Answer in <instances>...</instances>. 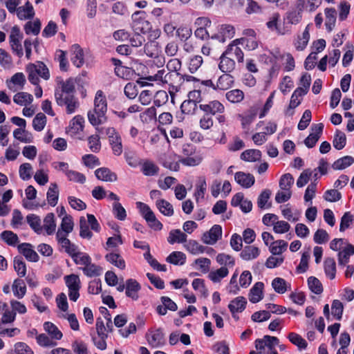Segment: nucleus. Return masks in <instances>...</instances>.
I'll return each instance as SVG.
<instances>
[{
    "mask_svg": "<svg viewBox=\"0 0 354 354\" xmlns=\"http://www.w3.org/2000/svg\"><path fill=\"white\" fill-rule=\"evenodd\" d=\"M0 239L6 244L11 246H15L19 241L18 236L10 230L2 232L0 234Z\"/></svg>",
    "mask_w": 354,
    "mask_h": 354,
    "instance_id": "obj_35",
    "label": "nucleus"
},
{
    "mask_svg": "<svg viewBox=\"0 0 354 354\" xmlns=\"http://www.w3.org/2000/svg\"><path fill=\"white\" fill-rule=\"evenodd\" d=\"M60 84L62 88L61 90L59 89V91L62 94L66 93L67 95H71L75 93V81H73V77H69L65 82L63 80L60 81Z\"/></svg>",
    "mask_w": 354,
    "mask_h": 354,
    "instance_id": "obj_34",
    "label": "nucleus"
},
{
    "mask_svg": "<svg viewBox=\"0 0 354 354\" xmlns=\"http://www.w3.org/2000/svg\"><path fill=\"white\" fill-rule=\"evenodd\" d=\"M308 285L309 289L316 295H320L324 290L322 283L315 277H310L308 279Z\"/></svg>",
    "mask_w": 354,
    "mask_h": 354,
    "instance_id": "obj_43",
    "label": "nucleus"
},
{
    "mask_svg": "<svg viewBox=\"0 0 354 354\" xmlns=\"http://www.w3.org/2000/svg\"><path fill=\"white\" fill-rule=\"evenodd\" d=\"M216 261L221 266H228L233 267L235 264L234 259L230 254L220 253L216 257Z\"/></svg>",
    "mask_w": 354,
    "mask_h": 354,
    "instance_id": "obj_60",
    "label": "nucleus"
},
{
    "mask_svg": "<svg viewBox=\"0 0 354 354\" xmlns=\"http://www.w3.org/2000/svg\"><path fill=\"white\" fill-rule=\"evenodd\" d=\"M147 14L145 11H136L131 16V27L136 33H147L152 28L151 23L146 20Z\"/></svg>",
    "mask_w": 354,
    "mask_h": 354,
    "instance_id": "obj_3",
    "label": "nucleus"
},
{
    "mask_svg": "<svg viewBox=\"0 0 354 354\" xmlns=\"http://www.w3.org/2000/svg\"><path fill=\"white\" fill-rule=\"evenodd\" d=\"M84 123V118L82 115H77L71 121L70 127L73 130V133H76L83 130Z\"/></svg>",
    "mask_w": 354,
    "mask_h": 354,
    "instance_id": "obj_55",
    "label": "nucleus"
},
{
    "mask_svg": "<svg viewBox=\"0 0 354 354\" xmlns=\"http://www.w3.org/2000/svg\"><path fill=\"white\" fill-rule=\"evenodd\" d=\"M46 124V116L43 113H37L32 120V127L35 131H41Z\"/></svg>",
    "mask_w": 354,
    "mask_h": 354,
    "instance_id": "obj_47",
    "label": "nucleus"
},
{
    "mask_svg": "<svg viewBox=\"0 0 354 354\" xmlns=\"http://www.w3.org/2000/svg\"><path fill=\"white\" fill-rule=\"evenodd\" d=\"M192 35V29L184 26H179L176 31V37L181 41H186Z\"/></svg>",
    "mask_w": 354,
    "mask_h": 354,
    "instance_id": "obj_51",
    "label": "nucleus"
},
{
    "mask_svg": "<svg viewBox=\"0 0 354 354\" xmlns=\"http://www.w3.org/2000/svg\"><path fill=\"white\" fill-rule=\"evenodd\" d=\"M166 261L174 265H183L186 261V255L182 252L174 251L166 258Z\"/></svg>",
    "mask_w": 354,
    "mask_h": 354,
    "instance_id": "obj_31",
    "label": "nucleus"
},
{
    "mask_svg": "<svg viewBox=\"0 0 354 354\" xmlns=\"http://www.w3.org/2000/svg\"><path fill=\"white\" fill-rule=\"evenodd\" d=\"M20 34V28L15 26L12 28L9 36L11 48L13 53H15L19 57H21L22 55V46L19 41Z\"/></svg>",
    "mask_w": 354,
    "mask_h": 354,
    "instance_id": "obj_7",
    "label": "nucleus"
},
{
    "mask_svg": "<svg viewBox=\"0 0 354 354\" xmlns=\"http://www.w3.org/2000/svg\"><path fill=\"white\" fill-rule=\"evenodd\" d=\"M107 102L102 91H97L94 100V110L88 112V119L93 126L104 124L107 120Z\"/></svg>",
    "mask_w": 354,
    "mask_h": 354,
    "instance_id": "obj_2",
    "label": "nucleus"
},
{
    "mask_svg": "<svg viewBox=\"0 0 354 354\" xmlns=\"http://www.w3.org/2000/svg\"><path fill=\"white\" fill-rule=\"evenodd\" d=\"M55 97L57 105L60 106L66 105L68 114L73 113L80 105L77 99L74 95H66L65 97H63L62 93L59 92L58 88H56L55 91Z\"/></svg>",
    "mask_w": 354,
    "mask_h": 354,
    "instance_id": "obj_4",
    "label": "nucleus"
},
{
    "mask_svg": "<svg viewBox=\"0 0 354 354\" xmlns=\"http://www.w3.org/2000/svg\"><path fill=\"white\" fill-rule=\"evenodd\" d=\"M260 250L257 247L253 245L245 246L240 254V257L245 261L256 259L259 257Z\"/></svg>",
    "mask_w": 354,
    "mask_h": 354,
    "instance_id": "obj_20",
    "label": "nucleus"
},
{
    "mask_svg": "<svg viewBox=\"0 0 354 354\" xmlns=\"http://www.w3.org/2000/svg\"><path fill=\"white\" fill-rule=\"evenodd\" d=\"M65 174L69 180L80 183L81 184L84 183L86 181L85 176L78 171L67 169L65 172Z\"/></svg>",
    "mask_w": 354,
    "mask_h": 354,
    "instance_id": "obj_57",
    "label": "nucleus"
},
{
    "mask_svg": "<svg viewBox=\"0 0 354 354\" xmlns=\"http://www.w3.org/2000/svg\"><path fill=\"white\" fill-rule=\"evenodd\" d=\"M326 21L325 23L326 29L330 32L335 24L337 12L334 8H327L325 9Z\"/></svg>",
    "mask_w": 354,
    "mask_h": 354,
    "instance_id": "obj_26",
    "label": "nucleus"
},
{
    "mask_svg": "<svg viewBox=\"0 0 354 354\" xmlns=\"http://www.w3.org/2000/svg\"><path fill=\"white\" fill-rule=\"evenodd\" d=\"M8 88L12 92H18L22 88V73H15L10 80L6 81Z\"/></svg>",
    "mask_w": 354,
    "mask_h": 354,
    "instance_id": "obj_16",
    "label": "nucleus"
},
{
    "mask_svg": "<svg viewBox=\"0 0 354 354\" xmlns=\"http://www.w3.org/2000/svg\"><path fill=\"white\" fill-rule=\"evenodd\" d=\"M354 254V246L348 243L346 247L342 250L339 252L338 263L340 266H345L349 260L351 256Z\"/></svg>",
    "mask_w": 354,
    "mask_h": 354,
    "instance_id": "obj_19",
    "label": "nucleus"
},
{
    "mask_svg": "<svg viewBox=\"0 0 354 354\" xmlns=\"http://www.w3.org/2000/svg\"><path fill=\"white\" fill-rule=\"evenodd\" d=\"M346 144V134L340 130L337 129L333 140V147L337 150H341L345 147Z\"/></svg>",
    "mask_w": 354,
    "mask_h": 354,
    "instance_id": "obj_37",
    "label": "nucleus"
},
{
    "mask_svg": "<svg viewBox=\"0 0 354 354\" xmlns=\"http://www.w3.org/2000/svg\"><path fill=\"white\" fill-rule=\"evenodd\" d=\"M73 218L71 216L66 215L62 221V223L60 225V230H62V232H64L66 233V235L69 234L71 232H72L73 229Z\"/></svg>",
    "mask_w": 354,
    "mask_h": 354,
    "instance_id": "obj_59",
    "label": "nucleus"
},
{
    "mask_svg": "<svg viewBox=\"0 0 354 354\" xmlns=\"http://www.w3.org/2000/svg\"><path fill=\"white\" fill-rule=\"evenodd\" d=\"M198 108V104L195 103L194 100H186L180 106V111L182 114H194Z\"/></svg>",
    "mask_w": 354,
    "mask_h": 354,
    "instance_id": "obj_42",
    "label": "nucleus"
},
{
    "mask_svg": "<svg viewBox=\"0 0 354 354\" xmlns=\"http://www.w3.org/2000/svg\"><path fill=\"white\" fill-rule=\"evenodd\" d=\"M27 223L30 227L37 234H40L42 231L41 226V219L39 216L35 214H30L26 216Z\"/></svg>",
    "mask_w": 354,
    "mask_h": 354,
    "instance_id": "obj_40",
    "label": "nucleus"
},
{
    "mask_svg": "<svg viewBox=\"0 0 354 354\" xmlns=\"http://www.w3.org/2000/svg\"><path fill=\"white\" fill-rule=\"evenodd\" d=\"M294 183V178L292 174L287 173L282 175L279 180V187L284 191H290V188Z\"/></svg>",
    "mask_w": 354,
    "mask_h": 354,
    "instance_id": "obj_49",
    "label": "nucleus"
},
{
    "mask_svg": "<svg viewBox=\"0 0 354 354\" xmlns=\"http://www.w3.org/2000/svg\"><path fill=\"white\" fill-rule=\"evenodd\" d=\"M26 73H28V80L33 85L35 88V95L36 97L39 98L42 96L43 91L39 85V77H41L45 80L50 78V72L46 65L41 61H37L35 64H28L26 67Z\"/></svg>",
    "mask_w": 354,
    "mask_h": 354,
    "instance_id": "obj_1",
    "label": "nucleus"
},
{
    "mask_svg": "<svg viewBox=\"0 0 354 354\" xmlns=\"http://www.w3.org/2000/svg\"><path fill=\"white\" fill-rule=\"evenodd\" d=\"M105 259L121 270L125 268V261L121 258L119 254L113 252L109 253L105 255Z\"/></svg>",
    "mask_w": 354,
    "mask_h": 354,
    "instance_id": "obj_36",
    "label": "nucleus"
},
{
    "mask_svg": "<svg viewBox=\"0 0 354 354\" xmlns=\"http://www.w3.org/2000/svg\"><path fill=\"white\" fill-rule=\"evenodd\" d=\"M219 59L218 68L223 73H231L235 68L236 64L234 59L225 57L224 55H221Z\"/></svg>",
    "mask_w": 354,
    "mask_h": 354,
    "instance_id": "obj_18",
    "label": "nucleus"
},
{
    "mask_svg": "<svg viewBox=\"0 0 354 354\" xmlns=\"http://www.w3.org/2000/svg\"><path fill=\"white\" fill-rule=\"evenodd\" d=\"M311 118H312L311 111L309 109H306L304 112L303 115L298 124V126H297L298 129L301 130V131L306 129L311 121Z\"/></svg>",
    "mask_w": 354,
    "mask_h": 354,
    "instance_id": "obj_62",
    "label": "nucleus"
},
{
    "mask_svg": "<svg viewBox=\"0 0 354 354\" xmlns=\"http://www.w3.org/2000/svg\"><path fill=\"white\" fill-rule=\"evenodd\" d=\"M24 257L31 262H37L39 259L37 253L32 248V245L27 243H24Z\"/></svg>",
    "mask_w": 354,
    "mask_h": 354,
    "instance_id": "obj_38",
    "label": "nucleus"
},
{
    "mask_svg": "<svg viewBox=\"0 0 354 354\" xmlns=\"http://www.w3.org/2000/svg\"><path fill=\"white\" fill-rule=\"evenodd\" d=\"M80 236L83 239H91L93 236V233L89 230L87 222L84 216L80 217Z\"/></svg>",
    "mask_w": 354,
    "mask_h": 354,
    "instance_id": "obj_48",
    "label": "nucleus"
},
{
    "mask_svg": "<svg viewBox=\"0 0 354 354\" xmlns=\"http://www.w3.org/2000/svg\"><path fill=\"white\" fill-rule=\"evenodd\" d=\"M261 152L259 149H247L241 154V159L246 162L260 160Z\"/></svg>",
    "mask_w": 354,
    "mask_h": 354,
    "instance_id": "obj_24",
    "label": "nucleus"
},
{
    "mask_svg": "<svg viewBox=\"0 0 354 354\" xmlns=\"http://www.w3.org/2000/svg\"><path fill=\"white\" fill-rule=\"evenodd\" d=\"M258 109L256 107H251L248 111V114L243 116L239 115V118L241 119V125L243 129L250 124L257 114Z\"/></svg>",
    "mask_w": 354,
    "mask_h": 354,
    "instance_id": "obj_44",
    "label": "nucleus"
},
{
    "mask_svg": "<svg viewBox=\"0 0 354 354\" xmlns=\"http://www.w3.org/2000/svg\"><path fill=\"white\" fill-rule=\"evenodd\" d=\"M187 249L193 254H198L205 252L206 246L200 245L195 240H189L187 245Z\"/></svg>",
    "mask_w": 354,
    "mask_h": 354,
    "instance_id": "obj_52",
    "label": "nucleus"
},
{
    "mask_svg": "<svg viewBox=\"0 0 354 354\" xmlns=\"http://www.w3.org/2000/svg\"><path fill=\"white\" fill-rule=\"evenodd\" d=\"M145 338L151 348H158L165 344V333L161 328L156 330L149 329Z\"/></svg>",
    "mask_w": 354,
    "mask_h": 354,
    "instance_id": "obj_5",
    "label": "nucleus"
},
{
    "mask_svg": "<svg viewBox=\"0 0 354 354\" xmlns=\"http://www.w3.org/2000/svg\"><path fill=\"white\" fill-rule=\"evenodd\" d=\"M235 181L244 188L251 187L255 183L254 176L249 173L237 171L234 174Z\"/></svg>",
    "mask_w": 354,
    "mask_h": 354,
    "instance_id": "obj_8",
    "label": "nucleus"
},
{
    "mask_svg": "<svg viewBox=\"0 0 354 354\" xmlns=\"http://www.w3.org/2000/svg\"><path fill=\"white\" fill-rule=\"evenodd\" d=\"M324 272L330 279H333L336 274V263L333 258H326L324 262Z\"/></svg>",
    "mask_w": 354,
    "mask_h": 354,
    "instance_id": "obj_33",
    "label": "nucleus"
},
{
    "mask_svg": "<svg viewBox=\"0 0 354 354\" xmlns=\"http://www.w3.org/2000/svg\"><path fill=\"white\" fill-rule=\"evenodd\" d=\"M44 328L46 332L50 336L51 339L59 340L62 338V333L53 323L46 322L44 324Z\"/></svg>",
    "mask_w": 354,
    "mask_h": 354,
    "instance_id": "obj_22",
    "label": "nucleus"
},
{
    "mask_svg": "<svg viewBox=\"0 0 354 354\" xmlns=\"http://www.w3.org/2000/svg\"><path fill=\"white\" fill-rule=\"evenodd\" d=\"M187 235L180 230H172L170 231L167 241L170 244L174 243H185L187 241Z\"/></svg>",
    "mask_w": 354,
    "mask_h": 354,
    "instance_id": "obj_30",
    "label": "nucleus"
},
{
    "mask_svg": "<svg viewBox=\"0 0 354 354\" xmlns=\"http://www.w3.org/2000/svg\"><path fill=\"white\" fill-rule=\"evenodd\" d=\"M354 162V158L350 156H346L335 160L332 165L335 170H342Z\"/></svg>",
    "mask_w": 354,
    "mask_h": 354,
    "instance_id": "obj_28",
    "label": "nucleus"
},
{
    "mask_svg": "<svg viewBox=\"0 0 354 354\" xmlns=\"http://www.w3.org/2000/svg\"><path fill=\"white\" fill-rule=\"evenodd\" d=\"M156 205L159 211L165 216H171L174 214L172 205L165 199H159L156 201Z\"/></svg>",
    "mask_w": 354,
    "mask_h": 354,
    "instance_id": "obj_25",
    "label": "nucleus"
},
{
    "mask_svg": "<svg viewBox=\"0 0 354 354\" xmlns=\"http://www.w3.org/2000/svg\"><path fill=\"white\" fill-rule=\"evenodd\" d=\"M264 284L263 282H257L253 287L250 289L249 293V300L252 304H256L260 301L263 297V290Z\"/></svg>",
    "mask_w": 354,
    "mask_h": 354,
    "instance_id": "obj_11",
    "label": "nucleus"
},
{
    "mask_svg": "<svg viewBox=\"0 0 354 354\" xmlns=\"http://www.w3.org/2000/svg\"><path fill=\"white\" fill-rule=\"evenodd\" d=\"M302 18V14L299 11L296 10H291L286 13L283 17L284 24H299Z\"/></svg>",
    "mask_w": 354,
    "mask_h": 354,
    "instance_id": "obj_29",
    "label": "nucleus"
},
{
    "mask_svg": "<svg viewBox=\"0 0 354 354\" xmlns=\"http://www.w3.org/2000/svg\"><path fill=\"white\" fill-rule=\"evenodd\" d=\"M113 212L115 215V217L120 221H124L127 217L125 209L118 202L114 203L113 204Z\"/></svg>",
    "mask_w": 354,
    "mask_h": 354,
    "instance_id": "obj_61",
    "label": "nucleus"
},
{
    "mask_svg": "<svg viewBox=\"0 0 354 354\" xmlns=\"http://www.w3.org/2000/svg\"><path fill=\"white\" fill-rule=\"evenodd\" d=\"M141 289L140 283L133 279H129L126 281V291L125 295L127 297L132 299L134 301L138 299V292Z\"/></svg>",
    "mask_w": 354,
    "mask_h": 354,
    "instance_id": "obj_9",
    "label": "nucleus"
},
{
    "mask_svg": "<svg viewBox=\"0 0 354 354\" xmlns=\"http://www.w3.org/2000/svg\"><path fill=\"white\" fill-rule=\"evenodd\" d=\"M247 300L244 297L239 296L234 299L228 305V308L232 315L235 313H241L245 309Z\"/></svg>",
    "mask_w": 354,
    "mask_h": 354,
    "instance_id": "obj_13",
    "label": "nucleus"
},
{
    "mask_svg": "<svg viewBox=\"0 0 354 354\" xmlns=\"http://www.w3.org/2000/svg\"><path fill=\"white\" fill-rule=\"evenodd\" d=\"M73 50L71 62L77 68H80L84 64V52L79 44L72 46Z\"/></svg>",
    "mask_w": 354,
    "mask_h": 354,
    "instance_id": "obj_17",
    "label": "nucleus"
},
{
    "mask_svg": "<svg viewBox=\"0 0 354 354\" xmlns=\"http://www.w3.org/2000/svg\"><path fill=\"white\" fill-rule=\"evenodd\" d=\"M199 109L204 111L207 115H215L216 113H223L224 111V106L218 100H213L209 104H200Z\"/></svg>",
    "mask_w": 354,
    "mask_h": 354,
    "instance_id": "obj_10",
    "label": "nucleus"
},
{
    "mask_svg": "<svg viewBox=\"0 0 354 354\" xmlns=\"http://www.w3.org/2000/svg\"><path fill=\"white\" fill-rule=\"evenodd\" d=\"M41 28V22L36 18L33 21H27L24 26V30L26 35L37 36L39 34Z\"/></svg>",
    "mask_w": 354,
    "mask_h": 354,
    "instance_id": "obj_14",
    "label": "nucleus"
},
{
    "mask_svg": "<svg viewBox=\"0 0 354 354\" xmlns=\"http://www.w3.org/2000/svg\"><path fill=\"white\" fill-rule=\"evenodd\" d=\"M82 270L85 275L92 277L94 276H100L102 268L99 266L91 263V264L88 265L86 267L83 268Z\"/></svg>",
    "mask_w": 354,
    "mask_h": 354,
    "instance_id": "obj_53",
    "label": "nucleus"
},
{
    "mask_svg": "<svg viewBox=\"0 0 354 354\" xmlns=\"http://www.w3.org/2000/svg\"><path fill=\"white\" fill-rule=\"evenodd\" d=\"M64 280L68 290H80L81 281L78 275L71 274L64 277Z\"/></svg>",
    "mask_w": 354,
    "mask_h": 354,
    "instance_id": "obj_27",
    "label": "nucleus"
},
{
    "mask_svg": "<svg viewBox=\"0 0 354 354\" xmlns=\"http://www.w3.org/2000/svg\"><path fill=\"white\" fill-rule=\"evenodd\" d=\"M95 175L98 180L106 182H115L118 177L115 173L112 172L107 167H100L95 171Z\"/></svg>",
    "mask_w": 354,
    "mask_h": 354,
    "instance_id": "obj_12",
    "label": "nucleus"
},
{
    "mask_svg": "<svg viewBox=\"0 0 354 354\" xmlns=\"http://www.w3.org/2000/svg\"><path fill=\"white\" fill-rule=\"evenodd\" d=\"M329 239V235L328 232L323 229H318L313 237L314 241L317 244H323L327 242Z\"/></svg>",
    "mask_w": 354,
    "mask_h": 354,
    "instance_id": "obj_64",
    "label": "nucleus"
},
{
    "mask_svg": "<svg viewBox=\"0 0 354 354\" xmlns=\"http://www.w3.org/2000/svg\"><path fill=\"white\" fill-rule=\"evenodd\" d=\"M272 286L274 291L279 294H283L287 290L286 280L280 277H277L272 280Z\"/></svg>",
    "mask_w": 354,
    "mask_h": 354,
    "instance_id": "obj_54",
    "label": "nucleus"
},
{
    "mask_svg": "<svg viewBox=\"0 0 354 354\" xmlns=\"http://www.w3.org/2000/svg\"><path fill=\"white\" fill-rule=\"evenodd\" d=\"M225 73L218 77L216 85V90H227L233 86L234 83V77L228 73Z\"/></svg>",
    "mask_w": 354,
    "mask_h": 354,
    "instance_id": "obj_15",
    "label": "nucleus"
},
{
    "mask_svg": "<svg viewBox=\"0 0 354 354\" xmlns=\"http://www.w3.org/2000/svg\"><path fill=\"white\" fill-rule=\"evenodd\" d=\"M37 344L42 347L52 348L55 346L57 343L53 341V339L49 337L47 335L42 333L36 337Z\"/></svg>",
    "mask_w": 354,
    "mask_h": 354,
    "instance_id": "obj_45",
    "label": "nucleus"
},
{
    "mask_svg": "<svg viewBox=\"0 0 354 354\" xmlns=\"http://www.w3.org/2000/svg\"><path fill=\"white\" fill-rule=\"evenodd\" d=\"M158 46L156 41H148L144 46V52L149 57H154L158 55Z\"/></svg>",
    "mask_w": 354,
    "mask_h": 354,
    "instance_id": "obj_58",
    "label": "nucleus"
},
{
    "mask_svg": "<svg viewBox=\"0 0 354 354\" xmlns=\"http://www.w3.org/2000/svg\"><path fill=\"white\" fill-rule=\"evenodd\" d=\"M46 196L49 205L52 207H55L57 204L59 198L58 186L55 183L50 184Z\"/></svg>",
    "mask_w": 354,
    "mask_h": 354,
    "instance_id": "obj_21",
    "label": "nucleus"
},
{
    "mask_svg": "<svg viewBox=\"0 0 354 354\" xmlns=\"http://www.w3.org/2000/svg\"><path fill=\"white\" fill-rule=\"evenodd\" d=\"M228 273V269L225 266H223L216 271H211L209 273L208 277L214 283H217L220 281L221 279L227 276Z\"/></svg>",
    "mask_w": 354,
    "mask_h": 354,
    "instance_id": "obj_39",
    "label": "nucleus"
},
{
    "mask_svg": "<svg viewBox=\"0 0 354 354\" xmlns=\"http://www.w3.org/2000/svg\"><path fill=\"white\" fill-rule=\"evenodd\" d=\"M141 165V171L145 176H153L158 174L159 167L153 162L147 160Z\"/></svg>",
    "mask_w": 354,
    "mask_h": 354,
    "instance_id": "obj_23",
    "label": "nucleus"
},
{
    "mask_svg": "<svg viewBox=\"0 0 354 354\" xmlns=\"http://www.w3.org/2000/svg\"><path fill=\"white\" fill-rule=\"evenodd\" d=\"M331 308L333 315L336 318V319L340 320L344 310L343 304L339 300L335 299L333 301Z\"/></svg>",
    "mask_w": 354,
    "mask_h": 354,
    "instance_id": "obj_56",
    "label": "nucleus"
},
{
    "mask_svg": "<svg viewBox=\"0 0 354 354\" xmlns=\"http://www.w3.org/2000/svg\"><path fill=\"white\" fill-rule=\"evenodd\" d=\"M222 227L219 225H214L212 228L203 233L201 240L204 243L214 245L221 238Z\"/></svg>",
    "mask_w": 354,
    "mask_h": 354,
    "instance_id": "obj_6",
    "label": "nucleus"
},
{
    "mask_svg": "<svg viewBox=\"0 0 354 354\" xmlns=\"http://www.w3.org/2000/svg\"><path fill=\"white\" fill-rule=\"evenodd\" d=\"M89 149L93 152L97 153L101 149L100 136L97 134L92 135L88 138Z\"/></svg>",
    "mask_w": 354,
    "mask_h": 354,
    "instance_id": "obj_63",
    "label": "nucleus"
},
{
    "mask_svg": "<svg viewBox=\"0 0 354 354\" xmlns=\"http://www.w3.org/2000/svg\"><path fill=\"white\" fill-rule=\"evenodd\" d=\"M226 98L232 103H238L244 98V93L240 89H234L226 93Z\"/></svg>",
    "mask_w": 354,
    "mask_h": 354,
    "instance_id": "obj_46",
    "label": "nucleus"
},
{
    "mask_svg": "<svg viewBox=\"0 0 354 354\" xmlns=\"http://www.w3.org/2000/svg\"><path fill=\"white\" fill-rule=\"evenodd\" d=\"M290 342L296 345L299 349H305L308 344L301 335L295 333H290L288 336Z\"/></svg>",
    "mask_w": 354,
    "mask_h": 354,
    "instance_id": "obj_41",
    "label": "nucleus"
},
{
    "mask_svg": "<svg viewBox=\"0 0 354 354\" xmlns=\"http://www.w3.org/2000/svg\"><path fill=\"white\" fill-rule=\"evenodd\" d=\"M109 142L111 145L113 153L115 156H120L122 153V140L120 135L112 137V139H109Z\"/></svg>",
    "mask_w": 354,
    "mask_h": 354,
    "instance_id": "obj_50",
    "label": "nucleus"
},
{
    "mask_svg": "<svg viewBox=\"0 0 354 354\" xmlns=\"http://www.w3.org/2000/svg\"><path fill=\"white\" fill-rule=\"evenodd\" d=\"M44 228L48 235L53 234L56 228V224L55 222V214L52 212L46 214L44 219Z\"/></svg>",
    "mask_w": 354,
    "mask_h": 354,
    "instance_id": "obj_32",
    "label": "nucleus"
}]
</instances>
